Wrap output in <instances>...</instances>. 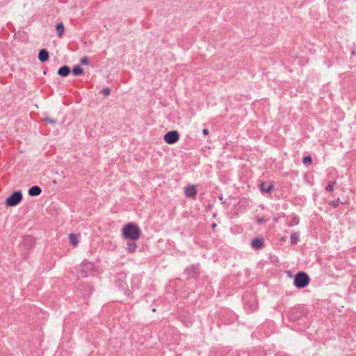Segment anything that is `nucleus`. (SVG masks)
<instances>
[{
    "label": "nucleus",
    "instance_id": "obj_12",
    "mask_svg": "<svg viewBox=\"0 0 356 356\" xmlns=\"http://www.w3.org/2000/svg\"><path fill=\"white\" fill-rule=\"evenodd\" d=\"M197 193V190L195 186H189L185 188V195L188 197L195 196Z\"/></svg>",
    "mask_w": 356,
    "mask_h": 356
},
{
    "label": "nucleus",
    "instance_id": "obj_20",
    "mask_svg": "<svg viewBox=\"0 0 356 356\" xmlns=\"http://www.w3.org/2000/svg\"><path fill=\"white\" fill-rule=\"evenodd\" d=\"M302 162L305 165L310 164L312 163V157L310 156L304 157Z\"/></svg>",
    "mask_w": 356,
    "mask_h": 356
},
{
    "label": "nucleus",
    "instance_id": "obj_27",
    "mask_svg": "<svg viewBox=\"0 0 356 356\" xmlns=\"http://www.w3.org/2000/svg\"><path fill=\"white\" fill-rule=\"evenodd\" d=\"M216 224H213V225H211V227L213 229V228H215V227H216Z\"/></svg>",
    "mask_w": 356,
    "mask_h": 356
},
{
    "label": "nucleus",
    "instance_id": "obj_16",
    "mask_svg": "<svg viewBox=\"0 0 356 356\" xmlns=\"http://www.w3.org/2000/svg\"><path fill=\"white\" fill-rule=\"evenodd\" d=\"M136 248H137V245H136V243L134 242V241H133L131 242H128L127 243V250H128L129 252H135L136 250Z\"/></svg>",
    "mask_w": 356,
    "mask_h": 356
},
{
    "label": "nucleus",
    "instance_id": "obj_7",
    "mask_svg": "<svg viewBox=\"0 0 356 356\" xmlns=\"http://www.w3.org/2000/svg\"><path fill=\"white\" fill-rule=\"evenodd\" d=\"M49 58V54L47 50L45 49H42L40 50L38 53V59L40 62L44 63L48 60Z\"/></svg>",
    "mask_w": 356,
    "mask_h": 356
},
{
    "label": "nucleus",
    "instance_id": "obj_6",
    "mask_svg": "<svg viewBox=\"0 0 356 356\" xmlns=\"http://www.w3.org/2000/svg\"><path fill=\"white\" fill-rule=\"evenodd\" d=\"M200 269L198 264L188 267L186 269V272L188 274V278L194 279L197 282L200 272Z\"/></svg>",
    "mask_w": 356,
    "mask_h": 356
},
{
    "label": "nucleus",
    "instance_id": "obj_15",
    "mask_svg": "<svg viewBox=\"0 0 356 356\" xmlns=\"http://www.w3.org/2000/svg\"><path fill=\"white\" fill-rule=\"evenodd\" d=\"M72 72L74 76H80L83 73V69L79 65L74 66Z\"/></svg>",
    "mask_w": 356,
    "mask_h": 356
},
{
    "label": "nucleus",
    "instance_id": "obj_22",
    "mask_svg": "<svg viewBox=\"0 0 356 356\" xmlns=\"http://www.w3.org/2000/svg\"><path fill=\"white\" fill-rule=\"evenodd\" d=\"M335 182H330L326 186L325 189L328 191H332L334 189V185Z\"/></svg>",
    "mask_w": 356,
    "mask_h": 356
},
{
    "label": "nucleus",
    "instance_id": "obj_8",
    "mask_svg": "<svg viewBox=\"0 0 356 356\" xmlns=\"http://www.w3.org/2000/svg\"><path fill=\"white\" fill-rule=\"evenodd\" d=\"M70 72L71 70L69 66L63 65L58 70L57 74L62 77H66L70 74Z\"/></svg>",
    "mask_w": 356,
    "mask_h": 356
},
{
    "label": "nucleus",
    "instance_id": "obj_24",
    "mask_svg": "<svg viewBox=\"0 0 356 356\" xmlns=\"http://www.w3.org/2000/svg\"><path fill=\"white\" fill-rule=\"evenodd\" d=\"M339 199L337 198L336 200L332 201L330 202V205L332 206L333 207H337L339 205Z\"/></svg>",
    "mask_w": 356,
    "mask_h": 356
},
{
    "label": "nucleus",
    "instance_id": "obj_2",
    "mask_svg": "<svg viewBox=\"0 0 356 356\" xmlns=\"http://www.w3.org/2000/svg\"><path fill=\"white\" fill-rule=\"evenodd\" d=\"M94 264L92 262L84 261L77 268L78 277H87L93 274Z\"/></svg>",
    "mask_w": 356,
    "mask_h": 356
},
{
    "label": "nucleus",
    "instance_id": "obj_9",
    "mask_svg": "<svg viewBox=\"0 0 356 356\" xmlns=\"http://www.w3.org/2000/svg\"><path fill=\"white\" fill-rule=\"evenodd\" d=\"M140 281H141V275H134L131 277V283L132 285V287L134 289H138L140 285Z\"/></svg>",
    "mask_w": 356,
    "mask_h": 356
},
{
    "label": "nucleus",
    "instance_id": "obj_23",
    "mask_svg": "<svg viewBox=\"0 0 356 356\" xmlns=\"http://www.w3.org/2000/svg\"><path fill=\"white\" fill-rule=\"evenodd\" d=\"M44 121L52 124H55L56 123V120L55 119H52L50 118H45Z\"/></svg>",
    "mask_w": 356,
    "mask_h": 356
},
{
    "label": "nucleus",
    "instance_id": "obj_26",
    "mask_svg": "<svg viewBox=\"0 0 356 356\" xmlns=\"http://www.w3.org/2000/svg\"><path fill=\"white\" fill-rule=\"evenodd\" d=\"M298 223V220H295L293 221V224L297 225Z\"/></svg>",
    "mask_w": 356,
    "mask_h": 356
},
{
    "label": "nucleus",
    "instance_id": "obj_28",
    "mask_svg": "<svg viewBox=\"0 0 356 356\" xmlns=\"http://www.w3.org/2000/svg\"><path fill=\"white\" fill-rule=\"evenodd\" d=\"M190 324H191V323H190V322H188V323H187L186 324V326H189V325H190Z\"/></svg>",
    "mask_w": 356,
    "mask_h": 356
},
{
    "label": "nucleus",
    "instance_id": "obj_10",
    "mask_svg": "<svg viewBox=\"0 0 356 356\" xmlns=\"http://www.w3.org/2000/svg\"><path fill=\"white\" fill-rule=\"evenodd\" d=\"M41 193L42 189L38 186H33L28 191V193L30 196H38Z\"/></svg>",
    "mask_w": 356,
    "mask_h": 356
},
{
    "label": "nucleus",
    "instance_id": "obj_29",
    "mask_svg": "<svg viewBox=\"0 0 356 356\" xmlns=\"http://www.w3.org/2000/svg\"><path fill=\"white\" fill-rule=\"evenodd\" d=\"M258 221L260 222H262V220L259 219Z\"/></svg>",
    "mask_w": 356,
    "mask_h": 356
},
{
    "label": "nucleus",
    "instance_id": "obj_13",
    "mask_svg": "<svg viewBox=\"0 0 356 356\" xmlns=\"http://www.w3.org/2000/svg\"><path fill=\"white\" fill-rule=\"evenodd\" d=\"M56 30L58 36L61 38L64 33V30H65L64 24L62 22L58 23L56 25Z\"/></svg>",
    "mask_w": 356,
    "mask_h": 356
},
{
    "label": "nucleus",
    "instance_id": "obj_17",
    "mask_svg": "<svg viewBox=\"0 0 356 356\" xmlns=\"http://www.w3.org/2000/svg\"><path fill=\"white\" fill-rule=\"evenodd\" d=\"M299 233L293 232L291 234L290 241L292 244H296L299 241Z\"/></svg>",
    "mask_w": 356,
    "mask_h": 356
},
{
    "label": "nucleus",
    "instance_id": "obj_1",
    "mask_svg": "<svg viewBox=\"0 0 356 356\" xmlns=\"http://www.w3.org/2000/svg\"><path fill=\"white\" fill-rule=\"evenodd\" d=\"M122 231L124 238L132 241L138 240L140 236V231L139 227L131 222L124 225Z\"/></svg>",
    "mask_w": 356,
    "mask_h": 356
},
{
    "label": "nucleus",
    "instance_id": "obj_3",
    "mask_svg": "<svg viewBox=\"0 0 356 356\" xmlns=\"http://www.w3.org/2000/svg\"><path fill=\"white\" fill-rule=\"evenodd\" d=\"M309 277L304 272L297 273L294 277V285L300 289L304 288L309 284Z\"/></svg>",
    "mask_w": 356,
    "mask_h": 356
},
{
    "label": "nucleus",
    "instance_id": "obj_14",
    "mask_svg": "<svg viewBox=\"0 0 356 356\" xmlns=\"http://www.w3.org/2000/svg\"><path fill=\"white\" fill-rule=\"evenodd\" d=\"M274 186L273 184H269L268 186H266V184L263 182L261 184V191L262 192H267V193H269L270 192L273 188Z\"/></svg>",
    "mask_w": 356,
    "mask_h": 356
},
{
    "label": "nucleus",
    "instance_id": "obj_21",
    "mask_svg": "<svg viewBox=\"0 0 356 356\" xmlns=\"http://www.w3.org/2000/svg\"><path fill=\"white\" fill-rule=\"evenodd\" d=\"M101 92L104 96H108L111 94V89L109 88H104L101 90Z\"/></svg>",
    "mask_w": 356,
    "mask_h": 356
},
{
    "label": "nucleus",
    "instance_id": "obj_4",
    "mask_svg": "<svg viewBox=\"0 0 356 356\" xmlns=\"http://www.w3.org/2000/svg\"><path fill=\"white\" fill-rule=\"evenodd\" d=\"M22 193L19 191H15L7 197L6 204L8 207H15L22 201Z\"/></svg>",
    "mask_w": 356,
    "mask_h": 356
},
{
    "label": "nucleus",
    "instance_id": "obj_25",
    "mask_svg": "<svg viewBox=\"0 0 356 356\" xmlns=\"http://www.w3.org/2000/svg\"><path fill=\"white\" fill-rule=\"evenodd\" d=\"M202 132H203V134L204 135H208L209 134V130L207 129H203Z\"/></svg>",
    "mask_w": 356,
    "mask_h": 356
},
{
    "label": "nucleus",
    "instance_id": "obj_19",
    "mask_svg": "<svg viewBox=\"0 0 356 356\" xmlns=\"http://www.w3.org/2000/svg\"><path fill=\"white\" fill-rule=\"evenodd\" d=\"M89 63V58L87 56H83L80 60V64L82 65H88Z\"/></svg>",
    "mask_w": 356,
    "mask_h": 356
},
{
    "label": "nucleus",
    "instance_id": "obj_18",
    "mask_svg": "<svg viewBox=\"0 0 356 356\" xmlns=\"http://www.w3.org/2000/svg\"><path fill=\"white\" fill-rule=\"evenodd\" d=\"M69 239H70V243L72 245L76 246L78 244V239L76 238V236L74 234H72V233L70 234Z\"/></svg>",
    "mask_w": 356,
    "mask_h": 356
},
{
    "label": "nucleus",
    "instance_id": "obj_5",
    "mask_svg": "<svg viewBox=\"0 0 356 356\" xmlns=\"http://www.w3.org/2000/svg\"><path fill=\"white\" fill-rule=\"evenodd\" d=\"M179 139V134L177 130L168 131L163 136L164 141L169 145L175 144Z\"/></svg>",
    "mask_w": 356,
    "mask_h": 356
},
{
    "label": "nucleus",
    "instance_id": "obj_11",
    "mask_svg": "<svg viewBox=\"0 0 356 356\" xmlns=\"http://www.w3.org/2000/svg\"><path fill=\"white\" fill-rule=\"evenodd\" d=\"M251 245L254 249H261L264 247V241L259 238H254L251 241Z\"/></svg>",
    "mask_w": 356,
    "mask_h": 356
}]
</instances>
